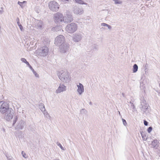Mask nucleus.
<instances>
[{"label": "nucleus", "instance_id": "obj_1", "mask_svg": "<svg viewBox=\"0 0 160 160\" xmlns=\"http://www.w3.org/2000/svg\"><path fill=\"white\" fill-rule=\"evenodd\" d=\"M140 104L139 106L141 112L143 113L147 114L149 112L150 109L148 104L146 103V101L143 97H141L140 99Z\"/></svg>", "mask_w": 160, "mask_h": 160}, {"label": "nucleus", "instance_id": "obj_2", "mask_svg": "<svg viewBox=\"0 0 160 160\" xmlns=\"http://www.w3.org/2000/svg\"><path fill=\"white\" fill-rule=\"evenodd\" d=\"M58 75L59 78L63 82H68L70 80V77L66 70H63L58 71Z\"/></svg>", "mask_w": 160, "mask_h": 160}, {"label": "nucleus", "instance_id": "obj_3", "mask_svg": "<svg viewBox=\"0 0 160 160\" xmlns=\"http://www.w3.org/2000/svg\"><path fill=\"white\" fill-rule=\"evenodd\" d=\"M78 26L75 23L68 24L66 27V30L69 33H73L77 29Z\"/></svg>", "mask_w": 160, "mask_h": 160}, {"label": "nucleus", "instance_id": "obj_4", "mask_svg": "<svg viewBox=\"0 0 160 160\" xmlns=\"http://www.w3.org/2000/svg\"><path fill=\"white\" fill-rule=\"evenodd\" d=\"M0 112L2 114H4L5 112H8V110H11L12 109V108H10L9 104L7 102H2L0 104Z\"/></svg>", "mask_w": 160, "mask_h": 160}, {"label": "nucleus", "instance_id": "obj_5", "mask_svg": "<svg viewBox=\"0 0 160 160\" xmlns=\"http://www.w3.org/2000/svg\"><path fill=\"white\" fill-rule=\"evenodd\" d=\"M8 110V112L4 113V119L7 121H10L13 118L14 111L13 109Z\"/></svg>", "mask_w": 160, "mask_h": 160}, {"label": "nucleus", "instance_id": "obj_6", "mask_svg": "<svg viewBox=\"0 0 160 160\" xmlns=\"http://www.w3.org/2000/svg\"><path fill=\"white\" fill-rule=\"evenodd\" d=\"M48 6L50 10L52 11L57 12L59 8L58 4L55 1H52L49 3Z\"/></svg>", "mask_w": 160, "mask_h": 160}, {"label": "nucleus", "instance_id": "obj_7", "mask_svg": "<svg viewBox=\"0 0 160 160\" xmlns=\"http://www.w3.org/2000/svg\"><path fill=\"white\" fill-rule=\"evenodd\" d=\"M64 17H63V21L64 22L67 23L71 22L73 20L71 13L68 11H67Z\"/></svg>", "mask_w": 160, "mask_h": 160}, {"label": "nucleus", "instance_id": "obj_8", "mask_svg": "<svg viewBox=\"0 0 160 160\" xmlns=\"http://www.w3.org/2000/svg\"><path fill=\"white\" fill-rule=\"evenodd\" d=\"M69 45L67 43L62 44L59 46L60 52L62 53H65L69 51Z\"/></svg>", "mask_w": 160, "mask_h": 160}, {"label": "nucleus", "instance_id": "obj_9", "mask_svg": "<svg viewBox=\"0 0 160 160\" xmlns=\"http://www.w3.org/2000/svg\"><path fill=\"white\" fill-rule=\"evenodd\" d=\"M65 41V38L62 35H59L55 39L54 43L56 45H59L61 43H63Z\"/></svg>", "mask_w": 160, "mask_h": 160}, {"label": "nucleus", "instance_id": "obj_10", "mask_svg": "<svg viewBox=\"0 0 160 160\" xmlns=\"http://www.w3.org/2000/svg\"><path fill=\"white\" fill-rule=\"evenodd\" d=\"M63 15L60 13L57 12L54 15V20L56 23H59L63 21Z\"/></svg>", "mask_w": 160, "mask_h": 160}, {"label": "nucleus", "instance_id": "obj_11", "mask_svg": "<svg viewBox=\"0 0 160 160\" xmlns=\"http://www.w3.org/2000/svg\"><path fill=\"white\" fill-rule=\"evenodd\" d=\"M82 33H77L73 35L72 39L75 42H78L82 39Z\"/></svg>", "mask_w": 160, "mask_h": 160}, {"label": "nucleus", "instance_id": "obj_12", "mask_svg": "<svg viewBox=\"0 0 160 160\" xmlns=\"http://www.w3.org/2000/svg\"><path fill=\"white\" fill-rule=\"evenodd\" d=\"M72 10L73 13L76 14L81 15L83 12L82 8H79L77 6H74L72 8Z\"/></svg>", "mask_w": 160, "mask_h": 160}, {"label": "nucleus", "instance_id": "obj_13", "mask_svg": "<svg viewBox=\"0 0 160 160\" xmlns=\"http://www.w3.org/2000/svg\"><path fill=\"white\" fill-rule=\"evenodd\" d=\"M39 52L41 56L44 57L48 53V49L47 47L46 46H44L39 50Z\"/></svg>", "mask_w": 160, "mask_h": 160}, {"label": "nucleus", "instance_id": "obj_14", "mask_svg": "<svg viewBox=\"0 0 160 160\" xmlns=\"http://www.w3.org/2000/svg\"><path fill=\"white\" fill-rule=\"evenodd\" d=\"M66 86L63 84H60L56 92L57 93H60L61 92L65 91L66 90Z\"/></svg>", "mask_w": 160, "mask_h": 160}, {"label": "nucleus", "instance_id": "obj_15", "mask_svg": "<svg viewBox=\"0 0 160 160\" xmlns=\"http://www.w3.org/2000/svg\"><path fill=\"white\" fill-rule=\"evenodd\" d=\"M77 86L78 88V89L77 90V92L79 95L82 94L84 91V88L83 85L82 84L79 83V85H77Z\"/></svg>", "mask_w": 160, "mask_h": 160}, {"label": "nucleus", "instance_id": "obj_16", "mask_svg": "<svg viewBox=\"0 0 160 160\" xmlns=\"http://www.w3.org/2000/svg\"><path fill=\"white\" fill-rule=\"evenodd\" d=\"M25 122L22 120L19 121L16 127L17 129H22L24 127Z\"/></svg>", "mask_w": 160, "mask_h": 160}, {"label": "nucleus", "instance_id": "obj_17", "mask_svg": "<svg viewBox=\"0 0 160 160\" xmlns=\"http://www.w3.org/2000/svg\"><path fill=\"white\" fill-rule=\"evenodd\" d=\"M159 141L157 139H154L152 141L151 145L152 147L155 149H157L159 146Z\"/></svg>", "mask_w": 160, "mask_h": 160}, {"label": "nucleus", "instance_id": "obj_18", "mask_svg": "<svg viewBox=\"0 0 160 160\" xmlns=\"http://www.w3.org/2000/svg\"><path fill=\"white\" fill-rule=\"evenodd\" d=\"M43 22L41 21L38 20L37 22V24L36 25V28L38 29H41L42 27Z\"/></svg>", "mask_w": 160, "mask_h": 160}, {"label": "nucleus", "instance_id": "obj_19", "mask_svg": "<svg viewBox=\"0 0 160 160\" xmlns=\"http://www.w3.org/2000/svg\"><path fill=\"white\" fill-rule=\"evenodd\" d=\"M39 108L42 112L45 111V109L44 104L42 103H40L39 104Z\"/></svg>", "mask_w": 160, "mask_h": 160}, {"label": "nucleus", "instance_id": "obj_20", "mask_svg": "<svg viewBox=\"0 0 160 160\" xmlns=\"http://www.w3.org/2000/svg\"><path fill=\"white\" fill-rule=\"evenodd\" d=\"M73 1L75 2L76 3H78L80 4H85L87 5V4L82 0H73Z\"/></svg>", "mask_w": 160, "mask_h": 160}, {"label": "nucleus", "instance_id": "obj_21", "mask_svg": "<svg viewBox=\"0 0 160 160\" xmlns=\"http://www.w3.org/2000/svg\"><path fill=\"white\" fill-rule=\"evenodd\" d=\"M138 67L137 65L136 64H134L133 66V72L135 73L138 71Z\"/></svg>", "mask_w": 160, "mask_h": 160}, {"label": "nucleus", "instance_id": "obj_22", "mask_svg": "<svg viewBox=\"0 0 160 160\" xmlns=\"http://www.w3.org/2000/svg\"><path fill=\"white\" fill-rule=\"evenodd\" d=\"M141 134L143 140H147V138L146 137V135L144 132H141Z\"/></svg>", "mask_w": 160, "mask_h": 160}, {"label": "nucleus", "instance_id": "obj_23", "mask_svg": "<svg viewBox=\"0 0 160 160\" xmlns=\"http://www.w3.org/2000/svg\"><path fill=\"white\" fill-rule=\"evenodd\" d=\"M18 115H16V116L15 115V116L14 118V120L13 122V124H12L13 126L15 124V123L17 122V121L18 119Z\"/></svg>", "mask_w": 160, "mask_h": 160}, {"label": "nucleus", "instance_id": "obj_24", "mask_svg": "<svg viewBox=\"0 0 160 160\" xmlns=\"http://www.w3.org/2000/svg\"><path fill=\"white\" fill-rule=\"evenodd\" d=\"M30 69L32 71V72H33V74H34L35 77H39V75H38V74L34 71V70L32 68H32H30Z\"/></svg>", "mask_w": 160, "mask_h": 160}, {"label": "nucleus", "instance_id": "obj_25", "mask_svg": "<svg viewBox=\"0 0 160 160\" xmlns=\"http://www.w3.org/2000/svg\"><path fill=\"white\" fill-rule=\"evenodd\" d=\"M43 113L47 118H50V117L47 112H46L45 111H44Z\"/></svg>", "mask_w": 160, "mask_h": 160}, {"label": "nucleus", "instance_id": "obj_26", "mask_svg": "<svg viewBox=\"0 0 160 160\" xmlns=\"http://www.w3.org/2000/svg\"><path fill=\"white\" fill-rule=\"evenodd\" d=\"M57 145L59 146L60 148L62 150H65V149L61 145V144L58 142H57L56 143Z\"/></svg>", "mask_w": 160, "mask_h": 160}, {"label": "nucleus", "instance_id": "obj_27", "mask_svg": "<svg viewBox=\"0 0 160 160\" xmlns=\"http://www.w3.org/2000/svg\"><path fill=\"white\" fill-rule=\"evenodd\" d=\"M115 4H121L122 2L119 0H113Z\"/></svg>", "mask_w": 160, "mask_h": 160}, {"label": "nucleus", "instance_id": "obj_28", "mask_svg": "<svg viewBox=\"0 0 160 160\" xmlns=\"http://www.w3.org/2000/svg\"><path fill=\"white\" fill-rule=\"evenodd\" d=\"M26 2V1H24L22 2H21L19 1H18V4L21 7H23V3Z\"/></svg>", "mask_w": 160, "mask_h": 160}, {"label": "nucleus", "instance_id": "obj_29", "mask_svg": "<svg viewBox=\"0 0 160 160\" xmlns=\"http://www.w3.org/2000/svg\"><path fill=\"white\" fill-rule=\"evenodd\" d=\"M7 158L8 160H14V158L11 156H8L6 155Z\"/></svg>", "mask_w": 160, "mask_h": 160}, {"label": "nucleus", "instance_id": "obj_30", "mask_svg": "<svg viewBox=\"0 0 160 160\" xmlns=\"http://www.w3.org/2000/svg\"><path fill=\"white\" fill-rule=\"evenodd\" d=\"M123 123L125 126H126L127 125V123L126 120L123 118L122 119Z\"/></svg>", "mask_w": 160, "mask_h": 160}, {"label": "nucleus", "instance_id": "obj_31", "mask_svg": "<svg viewBox=\"0 0 160 160\" xmlns=\"http://www.w3.org/2000/svg\"><path fill=\"white\" fill-rule=\"evenodd\" d=\"M22 156L25 158H27V156L26 154L24 152V151H23L22 152Z\"/></svg>", "mask_w": 160, "mask_h": 160}, {"label": "nucleus", "instance_id": "obj_32", "mask_svg": "<svg viewBox=\"0 0 160 160\" xmlns=\"http://www.w3.org/2000/svg\"><path fill=\"white\" fill-rule=\"evenodd\" d=\"M145 77L144 76V75H143L141 77V81L140 82L141 84L142 82V83H143V81H142V80L144 81V79Z\"/></svg>", "mask_w": 160, "mask_h": 160}, {"label": "nucleus", "instance_id": "obj_33", "mask_svg": "<svg viewBox=\"0 0 160 160\" xmlns=\"http://www.w3.org/2000/svg\"><path fill=\"white\" fill-rule=\"evenodd\" d=\"M152 127H149L147 129V131L148 133H150L152 131Z\"/></svg>", "mask_w": 160, "mask_h": 160}, {"label": "nucleus", "instance_id": "obj_34", "mask_svg": "<svg viewBox=\"0 0 160 160\" xmlns=\"http://www.w3.org/2000/svg\"><path fill=\"white\" fill-rule=\"evenodd\" d=\"M21 60L22 61V62L25 63H26L27 62V61L26 59L24 58H21Z\"/></svg>", "mask_w": 160, "mask_h": 160}, {"label": "nucleus", "instance_id": "obj_35", "mask_svg": "<svg viewBox=\"0 0 160 160\" xmlns=\"http://www.w3.org/2000/svg\"><path fill=\"white\" fill-rule=\"evenodd\" d=\"M18 26L19 27L21 31H23V27L21 24L19 25Z\"/></svg>", "mask_w": 160, "mask_h": 160}, {"label": "nucleus", "instance_id": "obj_36", "mask_svg": "<svg viewBox=\"0 0 160 160\" xmlns=\"http://www.w3.org/2000/svg\"><path fill=\"white\" fill-rule=\"evenodd\" d=\"M143 122L144 125L146 126H147L148 124V122L146 120H143Z\"/></svg>", "mask_w": 160, "mask_h": 160}, {"label": "nucleus", "instance_id": "obj_37", "mask_svg": "<svg viewBox=\"0 0 160 160\" xmlns=\"http://www.w3.org/2000/svg\"><path fill=\"white\" fill-rule=\"evenodd\" d=\"M60 27L59 26H57L56 27H55L54 28V29L56 31H59L58 29V28H59Z\"/></svg>", "mask_w": 160, "mask_h": 160}, {"label": "nucleus", "instance_id": "obj_38", "mask_svg": "<svg viewBox=\"0 0 160 160\" xmlns=\"http://www.w3.org/2000/svg\"><path fill=\"white\" fill-rule=\"evenodd\" d=\"M86 112V110L84 109H82L81 111V113H85Z\"/></svg>", "mask_w": 160, "mask_h": 160}, {"label": "nucleus", "instance_id": "obj_39", "mask_svg": "<svg viewBox=\"0 0 160 160\" xmlns=\"http://www.w3.org/2000/svg\"><path fill=\"white\" fill-rule=\"evenodd\" d=\"M101 26H107L108 25V24H107L106 23H102L101 24Z\"/></svg>", "mask_w": 160, "mask_h": 160}, {"label": "nucleus", "instance_id": "obj_40", "mask_svg": "<svg viewBox=\"0 0 160 160\" xmlns=\"http://www.w3.org/2000/svg\"><path fill=\"white\" fill-rule=\"evenodd\" d=\"M25 63L30 68H32V67L30 65L28 62H27Z\"/></svg>", "mask_w": 160, "mask_h": 160}, {"label": "nucleus", "instance_id": "obj_41", "mask_svg": "<svg viewBox=\"0 0 160 160\" xmlns=\"http://www.w3.org/2000/svg\"><path fill=\"white\" fill-rule=\"evenodd\" d=\"M131 107H132V108L133 110H135L136 109L135 106L133 103H132Z\"/></svg>", "mask_w": 160, "mask_h": 160}, {"label": "nucleus", "instance_id": "obj_42", "mask_svg": "<svg viewBox=\"0 0 160 160\" xmlns=\"http://www.w3.org/2000/svg\"><path fill=\"white\" fill-rule=\"evenodd\" d=\"M64 2H65V3H68L70 2L71 0H63Z\"/></svg>", "mask_w": 160, "mask_h": 160}, {"label": "nucleus", "instance_id": "obj_43", "mask_svg": "<svg viewBox=\"0 0 160 160\" xmlns=\"http://www.w3.org/2000/svg\"><path fill=\"white\" fill-rule=\"evenodd\" d=\"M107 27L109 29H111L112 28V27L110 25H108Z\"/></svg>", "mask_w": 160, "mask_h": 160}, {"label": "nucleus", "instance_id": "obj_44", "mask_svg": "<svg viewBox=\"0 0 160 160\" xmlns=\"http://www.w3.org/2000/svg\"><path fill=\"white\" fill-rule=\"evenodd\" d=\"M98 46L96 45H94V48L96 49H98Z\"/></svg>", "mask_w": 160, "mask_h": 160}, {"label": "nucleus", "instance_id": "obj_45", "mask_svg": "<svg viewBox=\"0 0 160 160\" xmlns=\"http://www.w3.org/2000/svg\"><path fill=\"white\" fill-rule=\"evenodd\" d=\"M17 22H19V19L18 18L16 20Z\"/></svg>", "mask_w": 160, "mask_h": 160}, {"label": "nucleus", "instance_id": "obj_46", "mask_svg": "<svg viewBox=\"0 0 160 160\" xmlns=\"http://www.w3.org/2000/svg\"><path fill=\"white\" fill-rule=\"evenodd\" d=\"M17 24H18V26L19 25L21 24L19 22H17Z\"/></svg>", "mask_w": 160, "mask_h": 160}, {"label": "nucleus", "instance_id": "obj_47", "mask_svg": "<svg viewBox=\"0 0 160 160\" xmlns=\"http://www.w3.org/2000/svg\"><path fill=\"white\" fill-rule=\"evenodd\" d=\"M3 12V11L1 10H0V14L2 13Z\"/></svg>", "mask_w": 160, "mask_h": 160}, {"label": "nucleus", "instance_id": "obj_48", "mask_svg": "<svg viewBox=\"0 0 160 160\" xmlns=\"http://www.w3.org/2000/svg\"><path fill=\"white\" fill-rule=\"evenodd\" d=\"M122 96L123 97H124V94L123 93H122Z\"/></svg>", "mask_w": 160, "mask_h": 160}, {"label": "nucleus", "instance_id": "obj_49", "mask_svg": "<svg viewBox=\"0 0 160 160\" xmlns=\"http://www.w3.org/2000/svg\"><path fill=\"white\" fill-rule=\"evenodd\" d=\"M89 104L90 105H92V102H90L89 103Z\"/></svg>", "mask_w": 160, "mask_h": 160}, {"label": "nucleus", "instance_id": "obj_50", "mask_svg": "<svg viewBox=\"0 0 160 160\" xmlns=\"http://www.w3.org/2000/svg\"><path fill=\"white\" fill-rule=\"evenodd\" d=\"M129 102H130V103H131V104H132V103H132V102H131V101H130Z\"/></svg>", "mask_w": 160, "mask_h": 160}, {"label": "nucleus", "instance_id": "obj_51", "mask_svg": "<svg viewBox=\"0 0 160 160\" xmlns=\"http://www.w3.org/2000/svg\"><path fill=\"white\" fill-rule=\"evenodd\" d=\"M2 102V101H0V104Z\"/></svg>", "mask_w": 160, "mask_h": 160}, {"label": "nucleus", "instance_id": "obj_52", "mask_svg": "<svg viewBox=\"0 0 160 160\" xmlns=\"http://www.w3.org/2000/svg\"><path fill=\"white\" fill-rule=\"evenodd\" d=\"M118 112H119V114L120 115H121L120 113V112H119V111H118Z\"/></svg>", "mask_w": 160, "mask_h": 160}]
</instances>
